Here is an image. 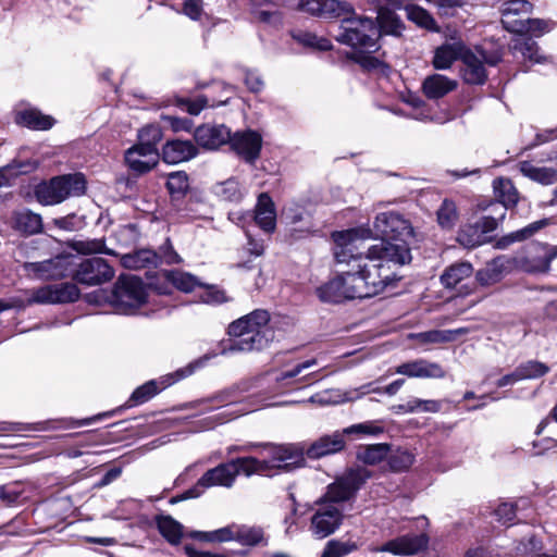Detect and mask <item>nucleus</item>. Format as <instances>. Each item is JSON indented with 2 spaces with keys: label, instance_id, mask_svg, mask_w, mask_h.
Masks as SVG:
<instances>
[{
  "label": "nucleus",
  "instance_id": "nucleus-1",
  "mask_svg": "<svg viewBox=\"0 0 557 557\" xmlns=\"http://www.w3.org/2000/svg\"><path fill=\"white\" fill-rule=\"evenodd\" d=\"M371 236L372 232L367 227L332 234L336 245L335 259L347 269L317 288L315 293L321 301L336 304L347 299L370 298L398 280L393 268L409 263L411 253L406 247L387 244H375L366 253H356L355 243L370 239Z\"/></svg>",
  "mask_w": 557,
  "mask_h": 557
},
{
  "label": "nucleus",
  "instance_id": "nucleus-2",
  "mask_svg": "<svg viewBox=\"0 0 557 557\" xmlns=\"http://www.w3.org/2000/svg\"><path fill=\"white\" fill-rule=\"evenodd\" d=\"M269 458L259 460L255 457L236 458L230 462L220 463L209 469L198 480L197 487L212 486L232 487L240 473L250 476L274 468H289L302 460V449L296 445H264Z\"/></svg>",
  "mask_w": 557,
  "mask_h": 557
},
{
  "label": "nucleus",
  "instance_id": "nucleus-3",
  "mask_svg": "<svg viewBox=\"0 0 557 557\" xmlns=\"http://www.w3.org/2000/svg\"><path fill=\"white\" fill-rule=\"evenodd\" d=\"M380 29L374 22L351 13L342 15V32L336 35L339 42L351 46L355 51L351 58L366 70L379 67L380 60L372 53L377 51Z\"/></svg>",
  "mask_w": 557,
  "mask_h": 557
},
{
  "label": "nucleus",
  "instance_id": "nucleus-4",
  "mask_svg": "<svg viewBox=\"0 0 557 557\" xmlns=\"http://www.w3.org/2000/svg\"><path fill=\"white\" fill-rule=\"evenodd\" d=\"M535 253L530 258L520 260L498 257L486 263V265L478 271L476 280L480 284L488 286L502 280L505 273L517 267L530 273H545L550 268V262L557 258V246L547 244H537Z\"/></svg>",
  "mask_w": 557,
  "mask_h": 557
},
{
  "label": "nucleus",
  "instance_id": "nucleus-5",
  "mask_svg": "<svg viewBox=\"0 0 557 557\" xmlns=\"http://www.w3.org/2000/svg\"><path fill=\"white\" fill-rule=\"evenodd\" d=\"M269 321V312L258 309L232 322L228 326V334L235 339L231 344L230 350L251 351L265 348L271 341V332L268 329Z\"/></svg>",
  "mask_w": 557,
  "mask_h": 557
},
{
  "label": "nucleus",
  "instance_id": "nucleus-6",
  "mask_svg": "<svg viewBox=\"0 0 557 557\" xmlns=\"http://www.w3.org/2000/svg\"><path fill=\"white\" fill-rule=\"evenodd\" d=\"M369 230L372 232L370 238L380 237L383 239L380 244L406 247L410 253L409 245L414 239V231L411 222L400 213L395 211L379 213L374 219L373 227Z\"/></svg>",
  "mask_w": 557,
  "mask_h": 557
},
{
  "label": "nucleus",
  "instance_id": "nucleus-7",
  "mask_svg": "<svg viewBox=\"0 0 557 557\" xmlns=\"http://www.w3.org/2000/svg\"><path fill=\"white\" fill-rule=\"evenodd\" d=\"M85 189L86 181L83 174L62 175L38 185L36 197L42 205H57L69 197L83 195Z\"/></svg>",
  "mask_w": 557,
  "mask_h": 557
},
{
  "label": "nucleus",
  "instance_id": "nucleus-8",
  "mask_svg": "<svg viewBox=\"0 0 557 557\" xmlns=\"http://www.w3.org/2000/svg\"><path fill=\"white\" fill-rule=\"evenodd\" d=\"M146 299V288L139 278L121 275L115 283L111 302L119 313L133 314Z\"/></svg>",
  "mask_w": 557,
  "mask_h": 557
},
{
  "label": "nucleus",
  "instance_id": "nucleus-9",
  "mask_svg": "<svg viewBox=\"0 0 557 557\" xmlns=\"http://www.w3.org/2000/svg\"><path fill=\"white\" fill-rule=\"evenodd\" d=\"M25 295L26 298L12 299L14 307L24 308L33 304L72 302L78 299L79 289L73 283H61L26 290Z\"/></svg>",
  "mask_w": 557,
  "mask_h": 557
},
{
  "label": "nucleus",
  "instance_id": "nucleus-10",
  "mask_svg": "<svg viewBox=\"0 0 557 557\" xmlns=\"http://www.w3.org/2000/svg\"><path fill=\"white\" fill-rule=\"evenodd\" d=\"M370 476L368 470L352 469L327 486L326 493L319 500L339 505L350 499Z\"/></svg>",
  "mask_w": 557,
  "mask_h": 557
},
{
  "label": "nucleus",
  "instance_id": "nucleus-11",
  "mask_svg": "<svg viewBox=\"0 0 557 557\" xmlns=\"http://www.w3.org/2000/svg\"><path fill=\"white\" fill-rule=\"evenodd\" d=\"M318 508L311 517L310 530L318 539H324L333 534L342 524L343 512L333 504L319 500Z\"/></svg>",
  "mask_w": 557,
  "mask_h": 557
},
{
  "label": "nucleus",
  "instance_id": "nucleus-12",
  "mask_svg": "<svg viewBox=\"0 0 557 557\" xmlns=\"http://www.w3.org/2000/svg\"><path fill=\"white\" fill-rule=\"evenodd\" d=\"M113 268L102 258L94 257L81 262L75 280L85 285H100L114 277Z\"/></svg>",
  "mask_w": 557,
  "mask_h": 557
},
{
  "label": "nucleus",
  "instance_id": "nucleus-13",
  "mask_svg": "<svg viewBox=\"0 0 557 557\" xmlns=\"http://www.w3.org/2000/svg\"><path fill=\"white\" fill-rule=\"evenodd\" d=\"M193 373V367H187L186 369L177 370L174 373L166 374L161 376L159 380H151L141 386L137 387L132 396L129 401L133 405L144 404L157 395L162 389L171 386L172 384L178 382L180 380L186 377L187 375Z\"/></svg>",
  "mask_w": 557,
  "mask_h": 557
},
{
  "label": "nucleus",
  "instance_id": "nucleus-14",
  "mask_svg": "<svg viewBox=\"0 0 557 557\" xmlns=\"http://www.w3.org/2000/svg\"><path fill=\"white\" fill-rule=\"evenodd\" d=\"M533 5L527 0H509L502 7V23L511 33L523 34L524 24L532 13Z\"/></svg>",
  "mask_w": 557,
  "mask_h": 557
},
{
  "label": "nucleus",
  "instance_id": "nucleus-15",
  "mask_svg": "<svg viewBox=\"0 0 557 557\" xmlns=\"http://www.w3.org/2000/svg\"><path fill=\"white\" fill-rule=\"evenodd\" d=\"M430 539L425 533L407 534L386 542L375 552H386L398 556H412L426 549Z\"/></svg>",
  "mask_w": 557,
  "mask_h": 557
},
{
  "label": "nucleus",
  "instance_id": "nucleus-16",
  "mask_svg": "<svg viewBox=\"0 0 557 557\" xmlns=\"http://www.w3.org/2000/svg\"><path fill=\"white\" fill-rule=\"evenodd\" d=\"M344 433L342 432H334L329 435L321 436L317 441H314L307 449L300 444H295L296 446L300 447L302 449V456L306 455L309 458H321L326 455L335 454L344 449L345 447V440H344ZM304 463V459L301 460L300 465L297 466H290L289 468H282L283 470H290L294 468L301 467Z\"/></svg>",
  "mask_w": 557,
  "mask_h": 557
},
{
  "label": "nucleus",
  "instance_id": "nucleus-17",
  "mask_svg": "<svg viewBox=\"0 0 557 557\" xmlns=\"http://www.w3.org/2000/svg\"><path fill=\"white\" fill-rule=\"evenodd\" d=\"M297 10L323 18L342 17L351 13V7L337 0H298Z\"/></svg>",
  "mask_w": 557,
  "mask_h": 557
},
{
  "label": "nucleus",
  "instance_id": "nucleus-18",
  "mask_svg": "<svg viewBox=\"0 0 557 557\" xmlns=\"http://www.w3.org/2000/svg\"><path fill=\"white\" fill-rule=\"evenodd\" d=\"M379 392V388L372 387V383L364 384L358 388H352L349 391L342 389H329L324 391L320 394L313 395L310 397L309 401L319 405H338L346 401H354L360 399L362 396L372 393Z\"/></svg>",
  "mask_w": 557,
  "mask_h": 557
},
{
  "label": "nucleus",
  "instance_id": "nucleus-19",
  "mask_svg": "<svg viewBox=\"0 0 557 557\" xmlns=\"http://www.w3.org/2000/svg\"><path fill=\"white\" fill-rule=\"evenodd\" d=\"M194 138L200 147L214 150L230 143L231 129L223 124H203L195 129Z\"/></svg>",
  "mask_w": 557,
  "mask_h": 557
},
{
  "label": "nucleus",
  "instance_id": "nucleus-20",
  "mask_svg": "<svg viewBox=\"0 0 557 557\" xmlns=\"http://www.w3.org/2000/svg\"><path fill=\"white\" fill-rule=\"evenodd\" d=\"M395 372L408 377L419 379H442L445 376V371L441 364L425 359H417L401 363L396 367Z\"/></svg>",
  "mask_w": 557,
  "mask_h": 557
},
{
  "label": "nucleus",
  "instance_id": "nucleus-21",
  "mask_svg": "<svg viewBox=\"0 0 557 557\" xmlns=\"http://www.w3.org/2000/svg\"><path fill=\"white\" fill-rule=\"evenodd\" d=\"M159 152L157 148H143L140 146H133L125 152V162L128 168L137 173H145L150 171L158 164Z\"/></svg>",
  "mask_w": 557,
  "mask_h": 557
},
{
  "label": "nucleus",
  "instance_id": "nucleus-22",
  "mask_svg": "<svg viewBox=\"0 0 557 557\" xmlns=\"http://www.w3.org/2000/svg\"><path fill=\"white\" fill-rule=\"evenodd\" d=\"M232 148L246 161H255L261 150L262 138L253 131H247L244 133H236L233 137L231 136Z\"/></svg>",
  "mask_w": 557,
  "mask_h": 557
},
{
  "label": "nucleus",
  "instance_id": "nucleus-23",
  "mask_svg": "<svg viewBox=\"0 0 557 557\" xmlns=\"http://www.w3.org/2000/svg\"><path fill=\"white\" fill-rule=\"evenodd\" d=\"M70 264L69 257L57 256L51 260L26 263L25 268L29 273H35L40 278L50 280L65 276Z\"/></svg>",
  "mask_w": 557,
  "mask_h": 557
},
{
  "label": "nucleus",
  "instance_id": "nucleus-24",
  "mask_svg": "<svg viewBox=\"0 0 557 557\" xmlns=\"http://www.w3.org/2000/svg\"><path fill=\"white\" fill-rule=\"evenodd\" d=\"M256 224L265 233H273L276 227V210L275 205L267 193H262L258 197L255 208Z\"/></svg>",
  "mask_w": 557,
  "mask_h": 557
},
{
  "label": "nucleus",
  "instance_id": "nucleus-25",
  "mask_svg": "<svg viewBox=\"0 0 557 557\" xmlns=\"http://www.w3.org/2000/svg\"><path fill=\"white\" fill-rule=\"evenodd\" d=\"M198 150L190 140L168 141L162 150L163 160L170 164H177L196 157Z\"/></svg>",
  "mask_w": 557,
  "mask_h": 557
},
{
  "label": "nucleus",
  "instance_id": "nucleus-26",
  "mask_svg": "<svg viewBox=\"0 0 557 557\" xmlns=\"http://www.w3.org/2000/svg\"><path fill=\"white\" fill-rule=\"evenodd\" d=\"M384 5H391L394 9L404 8L407 12V17L417 25L426 29H435L436 24L431 14L421 7L414 4H407V0H379Z\"/></svg>",
  "mask_w": 557,
  "mask_h": 557
},
{
  "label": "nucleus",
  "instance_id": "nucleus-27",
  "mask_svg": "<svg viewBox=\"0 0 557 557\" xmlns=\"http://www.w3.org/2000/svg\"><path fill=\"white\" fill-rule=\"evenodd\" d=\"M458 86L457 81L450 79L442 74H432L424 78L422 83V91L429 99H438Z\"/></svg>",
  "mask_w": 557,
  "mask_h": 557
},
{
  "label": "nucleus",
  "instance_id": "nucleus-28",
  "mask_svg": "<svg viewBox=\"0 0 557 557\" xmlns=\"http://www.w3.org/2000/svg\"><path fill=\"white\" fill-rule=\"evenodd\" d=\"M462 76L466 83L480 85L485 82L486 73L482 62V58L466 49L462 54Z\"/></svg>",
  "mask_w": 557,
  "mask_h": 557
},
{
  "label": "nucleus",
  "instance_id": "nucleus-29",
  "mask_svg": "<svg viewBox=\"0 0 557 557\" xmlns=\"http://www.w3.org/2000/svg\"><path fill=\"white\" fill-rule=\"evenodd\" d=\"M465 52L466 47L460 41L445 44L435 50L433 66L436 70H447L456 60L462 59Z\"/></svg>",
  "mask_w": 557,
  "mask_h": 557
},
{
  "label": "nucleus",
  "instance_id": "nucleus-30",
  "mask_svg": "<svg viewBox=\"0 0 557 557\" xmlns=\"http://www.w3.org/2000/svg\"><path fill=\"white\" fill-rule=\"evenodd\" d=\"M520 173L542 185H552L557 182V169L550 166H539L531 161H521L518 163Z\"/></svg>",
  "mask_w": 557,
  "mask_h": 557
},
{
  "label": "nucleus",
  "instance_id": "nucleus-31",
  "mask_svg": "<svg viewBox=\"0 0 557 557\" xmlns=\"http://www.w3.org/2000/svg\"><path fill=\"white\" fill-rule=\"evenodd\" d=\"M121 264L126 269L140 270L158 264V255L150 249H140L132 253L123 255Z\"/></svg>",
  "mask_w": 557,
  "mask_h": 557
},
{
  "label": "nucleus",
  "instance_id": "nucleus-32",
  "mask_svg": "<svg viewBox=\"0 0 557 557\" xmlns=\"http://www.w3.org/2000/svg\"><path fill=\"white\" fill-rule=\"evenodd\" d=\"M547 224H548L547 220H540V221L533 222L521 230L511 232V233L503 236L502 238H499L496 243V247L499 249H505L513 243L525 240V239L532 237L535 233H537L540 230H542Z\"/></svg>",
  "mask_w": 557,
  "mask_h": 557
},
{
  "label": "nucleus",
  "instance_id": "nucleus-33",
  "mask_svg": "<svg viewBox=\"0 0 557 557\" xmlns=\"http://www.w3.org/2000/svg\"><path fill=\"white\" fill-rule=\"evenodd\" d=\"M473 268L469 262H458L448 267L441 275V282L446 288H454L463 280L470 277Z\"/></svg>",
  "mask_w": 557,
  "mask_h": 557
},
{
  "label": "nucleus",
  "instance_id": "nucleus-34",
  "mask_svg": "<svg viewBox=\"0 0 557 557\" xmlns=\"http://www.w3.org/2000/svg\"><path fill=\"white\" fill-rule=\"evenodd\" d=\"M15 122L23 126L42 131L49 129L53 125V120L50 116L42 115L35 109L16 112Z\"/></svg>",
  "mask_w": 557,
  "mask_h": 557
},
{
  "label": "nucleus",
  "instance_id": "nucleus-35",
  "mask_svg": "<svg viewBox=\"0 0 557 557\" xmlns=\"http://www.w3.org/2000/svg\"><path fill=\"white\" fill-rule=\"evenodd\" d=\"M493 187L496 198L503 203L505 209L517 205L519 193L510 180L497 178L494 181Z\"/></svg>",
  "mask_w": 557,
  "mask_h": 557
},
{
  "label": "nucleus",
  "instance_id": "nucleus-36",
  "mask_svg": "<svg viewBox=\"0 0 557 557\" xmlns=\"http://www.w3.org/2000/svg\"><path fill=\"white\" fill-rule=\"evenodd\" d=\"M377 22L380 29V36L382 34H388L399 36L403 29V23L399 17L388 8L380 7L377 11Z\"/></svg>",
  "mask_w": 557,
  "mask_h": 557
},
{
  "label": "nucleus",
  "instance_id": "nucleus-37",
  "mask_svg": "<svg viewBox=\"0 0 557 557\" xmlns=\"http://www.w3.org/2000/svg\"><path fill=\"white\" fill-rule=\"evenodd\" d=\"M236 542L245 546L267 545L261 527L236 524Z\"/></svg>",
  "mask_w": 557,
  "mask_h": 557
},
{
  "label": "nucleus",
  "instance_id": "nucleus-38",
  "mask_svg": "<svg viewBox=\"0 0 557 557\" xmlns=\"http://www.w3.org/2000/svg\"><path fill=\"white\" fill-rule=\"evenodd\" d=\"M157 525L160 533L171 544H178L183 537V525L171 516L157 518Z\"/></svg>",
  "mask_w": 557,
  "mask_h": 557
},
{
  "label": "nucleus",
  "instance_id": "nucleus-39",
  "mask_svg": "<svg viewBox=\"0 0 557 557\" xmlns=\"http://www.w3.org/2000/svg\"><path fill=\"white\" fill-rule=\"evenodd\" d=\"M213 191L219 198L230 202H238L245 195L244 188L240 186L239 182L234 178L218 183Z\"/></svg>",
  "mask_w": 557,
  "mask_h": 557
},
{
  "label": "nucleus",
  "instance_id": "nucleus-40",
  "mask_svg": "<svg viewBox=\"0 0 557 557\" xmlns=\"http://www.w3.org/2000/svg\"><path fill=\"white\" fill-rule=\"evenodd\" d=\"M511 47L516 53H520L524 60H529L532 63L546 61V58L540 54L537 44L530 38H517Z\"/></svg>",
  "mask_w": 557,
  "mask_h": 557
},
{
  "label": "nucleus",
  "instance_id": "nucleus-41",
  "mask_svg": "<svg viewBox=\"0 0 557 557\" xmlns=\"http://www.w3.org/2000/svg\"><path fill=\"white\" fill-rule=\"evenodd\" d=\"M457 240L466 248H473L485 242V236L476 222L463 225L458 232Z\"/></svg>",
  "mask_w": 557,
  "mask_h": 557
},
{
  "label": "nucleus",
  "instance_id": "nucleus-42",
  "mask_svg": "<svg viewBox=\"0 0 557 557\" xmlns=\"http://www.w3.org/2000/svg\"><path fill=\"white\" fill-rule=\"evenodd\" d=\"M14 225L18 231L35 234L41 230V218L28 210L18 211L14 215Z\"/></svg>",
  "mask_w": 557,
  "mask_h": 557
},
{
  "label": "nucleus",
  "instance_id": "nucleus-43",
  "mask_svg": "<svg viewBox=\"0 0 557 557\" xmlns=\"http://www.w3.org/2000/svg\"><path fill=\"white\" fill-rule=\"evenodd\" d=\"M164 277L171 282L177 289L189 293L197 286H202L198 278L187 272L165 271Z\"/></svg>",
  "mask_w": 557,
  "mask_h": 557
},
{
  "label": "nucleus",
  "instance_id": "nucleus-44",
  "mask_svg": "<svg viewBox=\"0 0 557 557\" xmlns=\"http://www.w3.org/2000/svg\"><path fill=\"white\" fill-rule=\"evenodd\" d=\"M191 536L211 543L236 541V524H231L210 532H195Z\"/></svg>",
  "mask_w": 557,
  "mask_h": 557
},
{
  "label": "nucleus",
  "instance_id": "nucleus-45",
  "mask_svg": "<svg viewBox=\"0 0 557 557\" xmlns=\"http://www.w3.org/2000/svg\"><path fill=\"white\" fill-rule=\"evenodd\" d=\"M389 453L388 444H374L361 448L357 457L360 461L368 465H376L381 462Z\"/></svg>",
  "mask_w": 557,
  "mask_h": 557
},
{
  "label": "nucleus",
  "instance_id": "nucleus-46",
  "mask_svg": "<svg viewBox=\"0 0 557 557\" xmlns=\"http://www.w3.org/2000/svg\"><path fill=\"white\" fill-rule=\"evenodd\" d=\"M317 364V359H309L304 362L294 364L293 367L281 371L276 376L275 381L282 386L290 384L292 380L301 374L305 370H308Z\"/></svg>",
  "mask_w": 557,
  "mask_h": 557
},
{
  "label": "nucleus",
  "instance_id": "nucleus-47",
  "mask_svg": "<svg viewBox=\"0 0 557 557\" xmlns=\"http://www.w3.org/2000/svg\"><path fill=\"white\" fill-rule=\"evenodd\" d=\"M36 168L35 163H13L0 169V187L10 185L11 181L20 174H26Z\"/></svg>",
  "mask_w": 557,
  "mask_h": 557
},
{
  "label": "nucleus",
  "instance_id": "nucleus-48",
  "mask_svg": "<svg viewBox=\"0 0 557 557\" xmlns=\"http://www.w3.org/2000/svg\"><path fill=\"white\" fill-rule=\"evenodd\" d=\"M516 369L521 381L541 377L545 375L549 370L546 364L535 360L523 362L519 364Z\"/></svg>",
  "mask_w": 557,
  "mask_h": 557
},
{
  "label": "nucleus",
  "instance_id": "nucleus-49",
  "mask_svg": "<svg viewBox=\"0 0 557 557\" xmlns=\"http://www.w3.org/2000/svg\"><path fill=\"white\" fill-rule=\"evenodd\" d=\"M516 550L520 555H525L527 557H534L537 554L543 553L544 544L537 535L532 533L527 535L518 543Z\"/></svg>",
  "mask_w": 557,
  "mask_h": 557
},
{
  "label": "nucleus",
  "instance_id": "nucleus-50",
  "mask_svg": "<svg viewBox=\"0 0 557 557\" xmlns=\"http://www.w3.org/2000/svg\"><path fill=\"white\" fill-rule=\"evenodd\" d=\"M73 248L83 255L90 253H106L115 256V252L111 249L106 248L104 242L102 239H87L79 240L73 244Z\"/></svg>",
  "mask_w": 557,
  "mask_h": 557
},
{
  "label": "nucleus",
  "instance_id": "nucleus-51",
  "mask_svg": "<svg viewBox=\"0 0 557 557\" xmlns=\"http://www.w3.org/2000/svg\"><path fill=\"white\" fill-rule=\"evenodd\" d=\"M162 138V132L159 126L147 125L143 127L138 133V144L143 148H157L158 143Z\"/></svg>",
  "mask_w": 557,
  "mask_h": 557
},
{
  "label": "nucleus",
  "instance_id": "nucleus-52",
  "mask_svg": "<svg viewBox=\"0 0 557 557\" xmlns=\"http://www.w3.org/2000/svg\"><path fill=\"white\" fill-rule=\"evenodd\" d=\"M457 209L453 201L445 199L437 210V221L444 228H450L457 221Z\"/></svg>",
  "mask_w": 557,
  "mask_h": 557
},
{
  "label": "nucleus",
  "instance_id": "nucleus-53",
  "mask_svg": "<svg viewBox=\"0 0 557 557\" xmlns=\"http://www.w3.org/2000/svg\"><path fill=\"white\" fill-rule=\"evenodd\" d=\"M460 333V331H428L413 335L416 339L423 344L430 343H446L454 339V334Z\"/></svg>",
  "mask_w": 557,
  "mask_h": 557
},
{
  "label": "nucleus",
  "instance_id": "nucleus-54",
  "mask_svg": "<svg viewBox=\"0 0 557 557\" xmlns=\"http://www.w3.org/2000/svg\"><path fill=\"white\" fill-rule=\"evenodd\" d=\"M358 549L354 542L330 541L322 554V557H342Z\"/></svg>",
  "mask_w": 557,
  "mask_h": 557
},
{
  "label": "nucleus",
  "instance_id": "nucleus-55",
  "mask_svg": "<svg viewBox=\"0 0 557 557\" xmlns=\"http://www.w3.org/2000/svg\"><path fill=\"white\" fill-rule=\"evenodd\" d=\"M413 461V455L404 449H397L388 459L389 467L393 471H405L411 467Z\"/></svg>",
  "mask_w": 557,
  "mask_h": 557
},
{
  "label": "nucleus",
  "instance_id": "nucleus-56",
  "mask_svg": "<svg viewBox=\"0 0 557 557\" xmlns=\"http://www.w3.org/2000/svg\"><path fill=\"white\" fill-rule=\"evenodd\" d=\"M344 434H358V435H371L375 436L383 433V426L377 424L376 422L367 421L363 423H358L350 425L343 430Z\"/></svg>",
  "mask_w": 557,
  "mask_h": 557
},
{
  "label": "nucleus",
  "instance_id": "nucleus-57",
  "mask_svg": "<svg viewBox=\"0 0 557 557\" xmlns=\"http://www.w3.org/2000/svg\"><path fill=\"white\" fill-rule=\"evenodd\" d=\"M203 290L200 294L202 302L208 305H220L228 300L225 292L214 285H202Z\"/></svg>",
  "mask_w": 557,
  "mask_h": 557
},
{
  "label": "nucleus",
  "instance_id": "nucleus-58",
  "mask_svg": "<svg viewBox=\"0 0 557 557\" xmlns=\"http://www.w3.org/2000/svg\"><path fill=\"white\" fill-rule=\"evenodd\" d=\"M295 38L304 46L319 50H329L332 46L329 39L319 37L312 33H300L295 36Z\"/></svg>",
  "mask_w": 557,
  "mask_h": 557
},
{
  "label": "nucleus",
  "instance_id": "nucleus-59",
  "mask_svg": "<svg viewBox=\"0 0 557 557\" xmlns=\"http://www.w3.org/2000/svg\"><path fill=\"white\" fill-rule=\"evenodd\" d=\"M524 26L525 28L523 29V34L530 33L534 36H542L553 29L554 23L550 21L529 17Z\"/></svg>",
  "mask_w": 557,
  "mask_h": 557
},
{
  "label": "nucleus",
  "instance_id": "nucleus-60",
  "mask_svg": "<svg viewBox=\"0 0 557 557\" xmlns=\"http://www.w3.org/2000/svg\"><path fill=\"white\" fill-rule=\"evenodd\" d=\"M166 185L171 194H182L188 188V177L184 172L171 173Z\"/></svg>",
  "mask_w": 557,
  "mask_h": 557
},
{
  "label": "nucleus",
  "instance_id": "nucleus-61",
  "mask_svg": "<svg viewBox=\"0 0 557 557\" xmlns=\"http://www.w3.org/2000/svg\"><path fill=\"white\" fill-rule=\"evenodd\" d=\"M411 407H407L412 412H437L441 410V401L438 400H424L414 398L410 400Z\"/></svg>",
  "mask_w": 557,
  "mask_h": 557
},
{
  "label": "nucleus",
  "instance_id": "nucleus-62",
  "mask_svg": "<svg viewBox=\"0 0 557 557\" xmlns=\"http://www.w3.org/2000/svg\"><path fill=\"white\" fill-rule=\"evenodd\" d=\"M495 517L502 524H509L516 518V507L512 503H502L494 511Z\"/></svg>",
  "mask_w": 557,
  "mask_h": 557
},
{
  "label": "nucleus",
  "instance_id": "nucleus-63",
  "mask_svg": "<svg viewBox=\"0 0 557 557\" xmlns=\"http://www.w3.org/2000/svg\"><path fill=\"white\" fill-rule=\"evenodd\" d=\"M304 210L297 205H290L283 209L282 218L288 225L296 226L304 221Z\"/></svg>",
  "mask_w": 557,
  "mask_h": 557
},
{
  "label": "nucleus",
  "instance_id": "nucleus-64",
  "mask_svg": "<svg viewBox=\"0 0 557 557\" xmlns=\"http://www.w3.org/2000/svg\"><path fill=\"white\" fill-rule=\"evenodd\" d=\"M163 122L169 125L174 132H190L193 127V121L189 119H182L172 115L162 116Z\"/></svg>",
  "mask_w": 557,
  "mask_h": 557
}]
</instances>
